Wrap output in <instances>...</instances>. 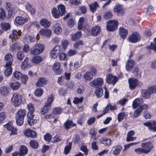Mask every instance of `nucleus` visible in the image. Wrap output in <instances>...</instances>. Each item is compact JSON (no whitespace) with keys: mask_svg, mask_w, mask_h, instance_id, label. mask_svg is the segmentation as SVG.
Returning a JSON list of instances; mask_svg holds the SVG:
<instances>
[{"mask_svg":"<svg viewBox=\"0 0 156 156\" xmlns=\"http://www.w3.org/2000/svg\"><path fill=\"white\" fill-rule=\"evenodd\" d=\"M84 43L82 41L80 40L76 42L73 44V46L74 48L80 49L81 47L83 45Z\"/></svg>","mask_w":156,"mask_h":156,"instance_id":"nucleus-33","label":"nucleus"},{"mask_svg":"<svg viewBox=\"0 0 156 156\" xmlns=\"http://www.w3.org/2000/svg\"><path fill=\"white\" fill-rule=\"evenodd\" d=\"M42 57L40 56H36L33 57L31 59V62L33 63L38 64L42 62Z\"/></svg>","mask_w":156,"mask_h":156,"instance_id":"nucleus-31","label":"nucleus"},{"mask_svg":"<svg viewBox=\"0 0 156 156\" xmlns=\"http://www.w3.org/2000/svg\"><path fill=\"white\" fill-rule=\"evenodd\" d=\"M142 96L146 98H149L151 94L148 89L144 90L142 91Z\"/></svg>","mask_w":156,"mask_h":156,"instance_id":"nucleus-49","label":"nucleus"},{"mask_svg":"<svg viewBox=\"0 0 156 156\" xmlns=\"http://www.w3.org/2000/svg\"><path fill=\"white\" fill-rule=\"evenodd\" d=\"M24 134L28 137L35 138L37 136V133L34 131L29 129H27L23 132Z\"/></svg>","mask_w":156,"mask_h":156,"instance_id":"nucleus-15","label":"nucleus"},{"mask_svg":"<svg viewBox=\"0 0 156 156\" xmlns=\"http://www.w3.org/2000/svg\"><path fill=\"white\" fill-rule=\"evenodd\" d=\"M21 33L20 30L17 31L16 30H14L12 31V34H11L9 37L12 39H18L21 36Z\"/></svg>","mask_w":156,"mask_h":156,"instance_id":"nucleus-17","label":"nucleus"},{"mask_svg":"<svg viewBox=\"0 0 156 156\" xmlns=\"http://www.w3.org/2000/svg\"><path fill=\"white\" fill-rule=\"evenodd\" d=\"M72 144L71 143H70L69 145L65 147L64 151V153L65 154H67L69 152L71 148Z\"/></svg>","mask_w":156,"mask_h":156,"instance_id":"nucleus-55","label":"nucleus"},{"mask_svg":"<svg viewBox=\"0 0 156 156\" xmlns=\"http://www.w3.org/2000/svg\"><path fill=\"white\" fill-rule=\"evenodd\" d=\"M134 65V61L132 60H128L126 65V69L128 71H130Z\"/></svg>","mask_w":156,"mask_h":156,"instance_id":"nucleus-32","label":"nucleus"},{"mask_svg":"<svg viewBox=\"0 0 156 156\" xmlns=\"http://www.w3.org/2000/svg\"><path fill=\"white\" fill-rule=\"evenodd\" d=\"M22 74L17 71H16L13 73V76L18 80H20Z\"/></svg>","mask_w":156,"mask_h":156,"instance_id":"nucleus-58","label":"nucleus"},{"mask_svg":"<svg viewBox=\"0 0 156 156\" xmlns=\"http://www.w3.org/2000/svg\"><path fill=\"white\" fill-rule=\"evenodd\" d=\"M140 39L139 35L136 32H133L129 37V41L132 43H136L139 41Z\"/></svg>","mask_w":156,"mask_h":156,"instance_id":"nucleus-11","label":"nucleus"},{"mask_svg":"<svg viewBox=\"0 0 156 156\" xmlns=\"http://www.w3.org/2000/svg\"><path fill=\"white\" fill-rule=\"evenodd\" d=\"M100 143L104 144L106 146H110L112 143L111 139L105 137H102L100 139Z\"/></svg>","mask_w":156,"mask_h":156,"instance_id":"nucleus-22","label":"nucleus"},{"mask_svg":"<svg viewBox=\"0 0 156 156\" xmlns=\"http://www.w3.org/2000/svg\"><path fill=\"white\" fill-rule=\"evenodd\" d=\"M104 84V80L102 78L99 77L94 79L90 82V85L92 87H101Z\"/></svg>","mask_w":156,"mask_h":156,"instance_id":"nucleus-6","label":"nucleus"},{"mask_svg":"<svg viewBox=\"0 0 156 156\" xmlns=\"http://www.w3.org/2000/svg\"><path fill=\"white\" fill-rule=\"evenodd\" d=\"M30 144L32 147L35 149L37 148L38 145V142L34 140L30 141Z\"/></svg>","mask_w":156,"mask_h":156,"instance_id":"nucleus-57","label":"nucleus"},{"mask_svg":"<svg viewBox=\"0 0 156 156\" xmlns=\"http://www.w3.org/2000/svg\"><path fill=\"white\" fill-rule=\"evenodd\" d=\"M83 98L82 97L80 98L75 97L74 98L73 103L75 104H77L79 103H81L83 101Z\"/></svg>","mask_w":156,"mask_h":156,"instance_id":"nucleus-63","label":"nucleus"},{"mask_svg":"<svg viewBox=\"0 0 156 156\" xmlns=\"http://www.w3.org/2000/svg\"><path fill=\"white\" fill-rule=\"evenodd\" d=\"M4 126L5 128L11 131V135L16 134L17 129L13 126L12 122H10Z\"/></svg>","mask_w":156,"mask_h":156,"instance_id":"nucleus-7","label":"nucleus"},{"mask_svg":"<svg viewBox=\"0 0 156 156\" xmlns=\"http://www.w3.org/2000/svg\"><path fill=\"white\" fill-rule=\"evenodd\" d=\"M24 57L23 52L22 51L19 52L17 54V58L18 59L22 60Z\"/></svg>","mask_w":156,"mask_h":156,"instance_id":"nucleus-61","label":"nucleus"},{"mask_svg":"<svg viewBox=\"0 0 156 156\" xmlns=\"http://www.w3.org/2000/svg\"><path fill=\"white\" fill-rule=\"evenodd\" d=\"M103 90L102 88H99L95 90L94 93L97 97H101L103 94Z\"/></svg>","mask_w":156,"mask_h":156,"instance_id":"nucleus-52","label":"nucleus"},{"mask_svg":"<svg viewBox=\"0 0 156 156\" xmlns=\"http://www.w3.org/2000/svg\"><path fill=\"white\" fill-rule=\"evenodd\" d=\"M40 23L45 28H48L50 26L51 22L45 19H42L40 20Z\"/></svg>","mask_w":156,"mask_h":156,"instance_id":"nucleus-27","label":"nucleus"},{"mask_svg":"<svg viewBox=\"0 0 156 156\" xmlns=\"http://www.w3.org/2000/svg\"><path fill=\"white\" fill-rule=\"evenodd\" d=\"M61 64L58 62H55L53 66L52 69L57 74H60L62 72V69H60Z\"/></svg>","mask_w":156,"mask_h":156,"instance_id":"nucleus-13","label":"nucleus"},{"mask_svg":"<svg viewBox=\"0 0 156 156\" xmlns=\"http://www.w3.org/2000/svg\"><path fill=\"white\" fill-rule=\"evenodd\" d=\"M69 41L67 40L66 39L63 40L61 42L62 49H65L69 45Z\"/></svg>","mask_w":156,"mask_h":156,"instance_id":"nucleus-54","label":"nucleus"},{"mask_svg":"<svg viewBox=\"0 0 156 156\" xmlns=\"http://www.w3.org/2000/svg\"><path fill=\"white\" fill-rule=\"evenodd\" d=\"M28 17H23L21 16L16 17L14 23L16 25H22L28 22Z\"/></svg>","mask_w":156,"mask_h":156,"instance_id":"nucleus-10","label":"nucleus"},{"mask_svg":"<svg viewBox=\"0 0 156 156\" xmlns=\"http://www.w3.org/2000/svg\"><path fill=\"white\" fill-rule=\"evenodd\" d=\"M134 135V132L133 131H130L127 134L126 140L127 142L133 141L135 140L136 137H133Z\"/></svg>","mask_w":156,"mask_h":156,"instance_id":"nucleus-25","label":"nucleus"},{"mask_svg":"<svg viewBox=\"0 0 156 156\" xmlns=\"http://www.w3.org/2000/svg\"><path fill=\"white\" fill-rule=\"evenodd\" d=\"M58 9L61 16H63L66 13L65 8L63 5H60L58 6Z\"/></svg>","mask_w":156,"mask_h":156,"instance_id":"nucleus-46","label":"nucleus"},{"mask_svg":"<svg viewBox=\"0 0 156 156\" xmlns=\"http://www.w3.org/2000/svg\"><path fill=\"white\" fill-rule=\"evenodd\" d=\"M32 116L30 118H29V117H27V118H28V123L31 126L33 125L37 122V120L33 119L34 115H32Z\"/></svg>","mask_w":156,"mask_h":156,"instance_id":"nucleus-51","label":"nucleus"},{"mask_svg":"<svg viewBox=\"0 0 156 156\" xmlns=\"http://www.w3.org/2000/svg\"><path fill=\"white\" fill-rule=\"evenodd\" d=\"M93 76L90 72L87 71L83 75L84 79L86 81H90L93 78Z\"/></svg>","mask_w":156,"mask_h":156,"instance_id":"nucleus-44","label":"nucleus"},{"mask_svg":"<svg viewBox=\"0 0 156 156\" xmlns=\"http://www.w3.org/2000/svg\"><path fill=\"white\" fill-rule=\"evenodd\" d=\"M112 14L111 12L108 11L105 12L104 15V18L105 19H108L111 18L112 16Z\"/></svg>","mask_w":156,"mask_h":156,"instance_id":"nucleus-62","label":"nucleus"},{"mask_svg":"<svg viewBox=\"0 0 156 156\" xmlns=\"http://www.w3.org/2000/svg\"><path fill=\"white\" fill-rule=\"evenodd\" d=\"M19 152L23 156L27 154L28 149L25 146L23 145L21 146L20 148Z\"/></svg>","mask_w":156,"mask_h":156,"instance_id":"nucleus-50","label":"nucleus"},{"mask_svg":"<svg viewBox=\"0 0 156 156\" xmlns=\"http://www.w3.org/2000/svg\"><path fill=\"white\" fill-rule=\"evenodd\" d=\"M6 18V13L5 11L2 8L0 9V20L3 21Z\"/></svg>","mask_w":156,"mask_h":156,"instance_id":"nucleus-41","label":"nucleus"},{"mask_svg":"<svg viewBox=\"0 0 156 156\" xmlns=\"http://www.w3.org/2000/svg\"><path fill=\"white\" fill-rule=\"evenodd\" d=\"M50 109V108L49 107L45 105L41 110V114L42 115H45L49 110Z\"/></svg>","mask_w":156,"mask_h":156,"instance_id":"nucleus-48","label":"nucleus"},{"mask_svg":"<svg viewBox=\"0 0 156 156\" xmlns=\"http://www.w3.org/2000/svg\"><path fill=\"white\" fill-rule=\"evenodd\" d=\"M10 86L12 89L14 90L18 89L21 86V84L19 82H12L10 84Z\"/></svg>","mask_w":156,"mask_h":156,"instance_id":"nucleus-34","label":"nucleus"},{"mask_svg":"<svg viewBox=\"0 0 156 156\" xmlns=\"http://www.w3.org/2000/svg\"><path fill=\"white\" fill-rule=\"evenodd\" d=\"M40 34L45 37H50L51 34L52 32L51 30L48 29H42L39 32Z\"/></svg>","mask_w":156,"mask_h":156,"instance_id":"nucleus-16","label":"nucleus"},{"mask_svg":"<svg viewBox=\"0 0 156 156\" xmlns=\"http://www.w3.org/2000/svg\"><path fill=\"white\" fill-rule=\"evenodd\" d=\"M142 112V108L139 107L134 112L133 114L134 116L135 117H137L140 115Z\"/></svg>","mask_w":156,"mask_h":156,"instance_id":"nucleus-60","label":"nucleus"},{"mask_svg":"<svg viewBox=\"0 0 156 156\" xmlns=\"http://www.w3.org/2000/svg\"><path fill=\"white\" fill-rule=\"evenodd\" d=\"M53 29L54 33L56 34H59L61 33L62 29L60 25L58 23H56L53 26Z\"/></svg>","mask_w":156,"mask_h":156,"instance_id":"nucleus-26","label":"nucleus"},{"mask_svg":"<svg viewBox=\"0 0 156 156\" xmlns=\"http://www.w3.org/2000/svg\"><path fill=\"white\" fill-rule=\"evenodd\" d=\"M114 149L113 150L112 153L115 155H119L122 149V147L120 145L116 146L114 147Z\"/></svg>","mask_w":156,"mask_h":156,"instance_id":"nucleus-36","label":"nucleus"},{"mask_svg":"<svg viewBox=\"0 0 156 156\" xmlns=\"http://www.w3.org/2000/svg\"><path fill=\"white\" fill-rule=\"evenodd\" d=\"M26 115L25 110L20 109L16 114V124L19 126H22L23 123L24 118Z\"/></svg>","mask_w":156,"mask_h":156,"instance_id":"nucleus-1","label":"nucleus"},{"mask_svg":"<svg viewBox=\"0 0 156 156\" xmlns=\"http://www.w3.org/2000/svg\"><path fill=\"white\" fill-rule=\"evenodd\" d=\"M27 108L28 111L27 117H31L32 115H34V108L33 105L31 103L27 105Z\"/></svg>","mask_w":156,"mask_h":156,"instance_id":"nucleus-19","label":"nucleus"},{"mask_svg":"<svg viewBox=\"0 0 156 156\" xmlns=\"http://www.w3.org/2000/svg\"><path fill=\"white\" fill-rule=\"evenodd\" d=\"M118 24V21L115 20H111L108 23L107 25V29L109 31H114L117 28Z\"/></svg>","mask_w":156,"mask_h":156,"instance_id":"nucleus-5","label":"nucleus"},{"mask_svg":"<svg viewBox=\"0 0 156 156\" xmlns=\"http://www.w3.org/2000/svg\"><path fill=\"white\" fill-rule=\"evenodd\" d=\"M134 151L138 154H142L143 153L146 154L142 147L135 149H134Z\"/></svg>","mask_w":156,"mask_h":156,"instance_id":"nucleus-59","label":"nucleus"},{"mask_svg":"<svg viewBox=\"0 0 156 156\" xmlns=\"http://www.w3.org/2000/svg\"><path fill=\"white\" fill-rule=\"evenodd\" d=\"M84 22V18L80 17L79 19L77 26V28L79 30H80L83 28V26Z\"/></svg>","mask_w":156,"mask_h":156,"instance_id":"nucleus-53","label":"nucleus"},{"mask_svg":"<svg viewBox=\"0 0 156 156\" xmlns=\"http://www.w3.org/2000/svg\"><path fill=\"white\" fill-rule=\"evenodd\" d=\"M143 100L140 98L136 99L133 102L132 104L133 107L134 108H136L139 105L142 104Z\"/></svg>","mask_w":156,"mask_h":156,"instance_id":"nucleus-28","label":"nucleus"},{"mask_svg":"<svg viewBox=\"0 0 156 156\" xmlns=\"http://www.w3.org/2000/svg\"><path fill=\"white\" fill-rule=\"evenodd\" d=\"M12 66L8 65L6 66L5 65V67L6 69L5 71V74L6 76H8L11 75L12 72V68L11 67Z\"/></svg>","mask_w":156,"mask_h":156,"instance_id":"nucleus-38","label":"nucleus"},{"mask_svg":"<svg viewBox=\"0 0 156 156\" xmlns=\"http://www.w3.org/2000/svg\"><path fill=\"white\" fill-rule=\"evenodd\" d=\"M29 59L27 57L24 60V61L22 62V65L21 66V69H24L26 68L30 67L31 66V64L28 63Z\"/></svg>","mask_w":156,"mask_h":156,"instance_id":"nucleus-29","label":"nucleus"},{"mask_svg":"<svg viewBox=\"0 0 156 156\" xmlns=\"http://www.w3.org/2000/svg\"><path fill=\"white\" fill-rule=\"evenodd\" d=\"M11 100L15 106H18L21 104L22 100V96L17 93H14L13 94Z\"/></svg>","mask_w":156,"mask_h":156,"instance_id":"nucleus-3","label":"nucleus"},{"mask_svg":"<svg viewBox=\"0 0 156 156\" xmlns=\"http://www.w3.org/2000/svg\"><path fill=\"white\" fill-rule=\"evenodd\" d=\"M144 125L149 127V129L151 131L156 132V121H152L150 122H145Z\"/></svg>","mask_w":156,"mask_h":156,"instance_id":"nucleus-14","label":"nucleus"},{"mask_svg":"<svg viewBox=\"0 0 156 156\" xmlns=\"http://www.w3.org/2000/svg\"><path fill=\"white\" fill-rule=\"evenodd\" d=\"M141 146L143 148L146 154L150 152L153 147L152 143L150 142L142 143Z\"/></svg>","mask_w":156,"mask_h":156,"instance_id":"nucleus-9","label":"nucleus"},{"mask_svg":"<svg viewBox=\"0 0 156 156\" xmlns=\"http://www.w3.org/2000/svg\"><path fill=\"white\" fill-rule=\"evenodd\" d=\"M4 126L5 128L11 131V135L16 134L17 129L13 126L12 122H10Z\"/></svg>","mask_w":156,"mask_h":156,"instance_id":"nucleus-8","label":"nucleus"},{"mask_svg":"<svg viewBox=\"0 0 156 156\" xmlns=\"http://www.w3.org/2000/svg\"><path fill=\"white\" fill-rule=\"evenodd\" d=\"M129 87L130 89L134 90L137 86H140L142 83L137 79L134 78H129L128 79Z\"/></svg>","mask_w":156,"mask_h":156,"instance_id":"nucleus-4","label":"nucleus"},{"mask_svg":"<svg viewBox=\"0 0 156 156\" xmlns=\"http://www.w3.org/2000/svg\"><path fill=\"white\" fill-rule=\"evenodd\" d=\"M9 92V89L6 87L4 86L0 88V92L3 95H5L7 94Z\"/></svg>","mask_w":156,"mask_h":156,"instance_id":"nucleus-47","label":"nucleus"},{"mask_svg":"<svg viewBox=\"0 0 156 156\" xmlns=\"http://www.w3.org/2000/svg\"><path fill=\"white\" fill-rule=\"evenodd\" d=\"M119 35L123 39H125L128 34L127 30L123 27H120L119 30Z\"/></svg>","mask_w":156,"mask_h":156,"instance_id":"nucleus-24","label":"nucleus"},{"mask_svg":"<svg viewBox=\"0 0 156 156\" xmlns=\"http://www.w3.org/2000/svg\"><path fill=\"white\" fill-rule=\"evenodd\" d=\"M101 32L100 28L98 26H96L92 28L91 30V35L96 36L98 35Z\"/></svg>","mask_w":156,"mask_h":156,"instance_id":"nucleus-23","label":"nucleus"},{"mask_svg":"<svg viewBox=\"0 0 156 156\" xmlns=\"http://www.w3.org/2000/svg\"><path fill=\"white\" fill-rule=\"evenodd\" d=\"M5 60L6 61L5 65L12 66L13 60L12 55L10 53L7 54L5 57Z\"/></svg>","mask_w":156,"mask_h":156,"instance_id":"nucleus-20","label":"nucleus"},{"mask_svg":"<svg viewBox=\"0 0 156 156\" xmlns=\"http://www.w3.org/2000/svg\"><path fill=\"white\" fill-rule=\"evenodd\" d=\"M114 12H116L118 15L122 14L123 12V10L122 5L119 4L115 5L114 8Z\"/></svg>","mask_w":156,"mask_h":156,"instance_id":"nucleus-21","label":"nucleus"},{"mask_svg":"<svg viewBox=\"0 0 156 156\" xmlns=\"http://www.w3.org/2000/svg\"><path fill=\"white\" fill-rule=\"evenodd\" d=\"M151 94L156 92V85L149 87L147 88Z\"/></svg>","mask_w":156,"mask_h":156,"instance_id":"nucleus-64","label":"nucleus"},{"mask_svg":"<svg viewBox=\"0 0 156 156\" xmlns=\"http://www.w3.org/2000/svg\"><path fill=\"white\" fill-rule=\"evenodd\" d=\"M99 6V5L97 2H95L89 5L90 9L91 12H94L97 9Z\"/></svg>","mask_w":156,"mask_h":156,"instance_id":"nucleus-37","label":"nucleus"},{"mask_svg":"<svg viewBox=\"0 0 156 156\" xmlns=\"http://www.w3.org/2000/svg\"><path fill=\"white\" fill-rule=\"evenodd\" d=\"M1 28L3 30L7 31L10 28L11 25L8 23L2 22L0 24Z\"/></svg>","mask_w":156,"mask_h":156,"instance_id":"nucleus-39","label":"nucleus"},{"mask_svg":"<svg viewBox=\"0 0 156 156\" xmlns=\"http://www.w3.org/2000/svg\"><path fill=\"white\" fill-rule=\"evenodd\" d=\"M54 97L53 95H51L48 96L45 105L48 107L51 106L52 102L54 101Z\"/></svg>","mask_w":156,"mask_h":156,"instance_id":"nucleus-45","label":"nucleus"},{"mask_svg":"<svg viewBox=\"0 0 156 156\" xmlns=\"http://www.w3.org/2000/svg\"><path fill=\"white\" fill-rule=\"evenodd\" d=\"M26 9L29 12H30L32 15L34 14L35 12V9L33 8L31 5L27 4L25 5Z\"/></svg>","mask_w":156,"mask_h":156,"instance_id":"nucleus-42","label":"nucleus"},{"mask_svg":"<svg viewBox=\"0 0 156 156\" xmlns=\"http://www.w3.org/2000/svg\"><path fill=\"white\" fill-rule=\"evenodd\" d=\"M43 91L41 88H37L35 91V94L38 97L41 96L43 94Z\"/></svg>","mask_w":156,"mask_h":156,"instance_id":"nucleus-56","label":"nucleus"},{"mask_svg":"<svg viewBox=\"0 0 156 156\" xmlns=\"http://www.w3.org/2000/svg\"><path fill=\"white\" fill-rule=\"evenodd\" d=\"M71 40L73 41H75L80 38L81 36V34L80 32H78L74 34L71 35Z\"/></svg>","mask_w":156,"mask_h":156,"instance_id":"nucleus-40","label":"nucleus"},{"mask_svg":"<svg viewBox=\"0 0 156 156\" xmlns=\"http://www.w3.org/2000/svg\"><path fill=\"white\" fill-rule=\"evenodd\" d=\"M76 126V124L73 123V121L70 120H67L64 124V127L66 129Z\"/></svg>","mask_w":156,"mask_h":156,"instance_id":"nucleus-30","label":"nucleus"},{"mask_svg":"<svg viewBox=\"0 0 156 156\" xmlns=\"http://www.w3.org/2000/svg\"><path fill=\"white\" fill-rule=\"evenodd\" d=\"M52 16L56 19L59 18L61 16L60 13L56 8H53L51 10Z\"/></svg>","mask_w":156,"mask_h":156,"instance_id":"nucleus-43","label":"nucleus"},{"mask_svg":"<svg viewBox=\"0 0 156 156\" xmlns=\"http://www.w3.org/2000/svg\"><path fill=\"white\" fill-rule=\"evenodd\" d=\"M117 78L112 74H109L106 76V81L108 83L114 85L117 82Z\"/></svg>","mask_w":156,"mask_h":156,"instance_id":"nucleus-12","label":"nucleus"},{"mask_svg":"<svg viewBox=\"0 0 156 156\" xmlns=\"http://www.w3.org/2000/svg\"><path fill=\"white\" fill-rule=\"evenodd\" d=\"M47 80L44 78H39L37 82L36 85L37 87H42L47 84Z\"/></svg>","mask_w":156,"mask_h":156,"instance_id":"nucleus-18","label":"nucleus"},{"mask_svg":"<svg viewBox=\"0 0 156 156\" xmlns=\"http://www.w3.org/2000/svg\"><path fill=\"white\" fill-rule=\"evenodd\" d=\"M44 46L42 44H36L30 51V54L32 55H37L41 53L44 50Z\"/></svg>","mask_w":156,"mask_h":156,"instance_id":"nucleus-2","label":"nucleus"},{"mask_svg":"<svg viewBox=\"0 0 156 156\" xmlns=\"http://www.w3.org/2000/svg\"><path fill=\"white\" fill-rule=\"evenodd\" d=\"M80 66V64L78 61L74 62L73 66V63H70L69 64L70 67L69 69L71 70H75L79 67Z\"/></svg>","mask_w":156,"mask_h":156,"instance_id":"nucleus-35","label":"nucleus"}]
</instances>
